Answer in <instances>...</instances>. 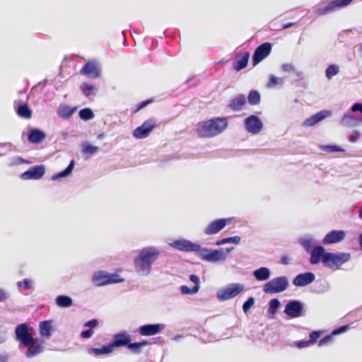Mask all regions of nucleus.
<instances>
[{
	"mask_svg": "<svg viewBox=\"0 0 362 362\" xmlns=\"http://www.w3.org/2000/svg\"><path fill=\"white\" fill-rule=\"evenodd\" d=\"M159 252L157 249L148 247L143 248L139 256L134 259V267L137 272L142 275L149 274L151 264L158 259Z\"/></svg>",
	"mask_w": 362,
	"mask_h": 362,
	"instance_id": "1",
	"label": "nucleus"
},
{
	"mask_svg": "<svg viewBox=\"0 0 362 362\" xmlns=\"http://www.w3.org/2000/svg\"><path fill=\"white\" fill-rule=\"evenodd\" d=\"M352 1L353 0L322 1L317 5L313 6L312 11L317 16H323L348 6Z\"/></svg>",
	"mask_w": 362,
	"mask_h": 362,
	"instance_id": "2",
	"label": "nucleus"
},
{
	"mask_svg": "<svg viewBox=\"0 0 362 362\" xmlns=\"http://www.w3.org/2000/svg\"><path fill=\"white\" fill-rule=\"evenodd\" d=\"M228 122L226 118H214L205 122L202 129L206 136H216L223 132L227 127Z\"/></svg>",
	"mask_w": 362,
	"mask_h": 362,
	"instance_id": "3",
	"label": "nucleus"
},
{
	"mask_svg": "<svg viewBox=\"0 0 362 362\" xmlns=\"http://www.w3.org/2000/svg\"><path fill=\"white\" fill-rule=\"evenodd\" d=\"M349 253H326L323 265L332 270L338 269L344 263L350 259Z\"/></svg>",
	"mask_w": 362,
	"mask_h": 362,
	"instance_id": "4",
	"label": "nucleus"
},
{
	"mask_svg": "<svg viewBox=\"0 0 362 362\" xmlns=\"http://www.w3.org/2000/svg\"><path fill=\"white\" fill-rule=\"evenodd\" d=\"M93 282L97 286H102L107 284H117L124 281L117 274H109L104 271H98L93 274Z\"/></svg>",
	"mask_w": 362,
	"mask_h": 362,
	"instance_id": "5",
	"label": "nucleus"
},
{
	"mask_svg": "<svg viewBox=\"0 0 362 362\" xmlns=\"http://www.w3.org/2000/svg\"><path fill=\"white\" fill-rule=\"evenodd\" d=\"M33 330L26 323L18 325L15 330L16 340L23 346H28L33 341L34 337L31 332Z\"/></svg>",
	"mask_w": 362,
	"mask_h": 362,
	"instance_id": "6",
	"label": "nucleus"
},
{
	"mask_svg": "<svg viewBox=\"0 0 362 362\" xmlns=\"http://www.w3.org/2000/svg\"><path fill=\"white\" fill-rule=\"evenodd\" d=\"M200 259L211 262H216L226 259V255L218 250H210L202 247L199 245V249L196 254Z\"/></svg>",
	"mask_w": 362,
	"mask_h": 362,
	"instance_id": "7",
	"label": "nucleus"
},
{
	"mask_svg": "<svg viewBox=\"0 0 362 362\" xmlns=\"http://www.w3.org/2000/svg\"><path fill=\"white\" fill-rule=\"evenodd\" d=\"M288 286V279L284 276H280L266 283L263 287V291L267 293H275L284 291Z\"/></svg>",
	"mask_w": 362,
	"mask_h": 362,
	"instance_id": "8",
	"label": "nucleus"
},
{
	"mask_svg": "<svg viewBox=\"0 0 362 362\" xmlns=\"http://www.w3.org/2000/svg\"><path fill=\"white\" fill-rule=\"evenodd\" d=\"M244 290L243 284L235 283L230 284L227 287L220 289L217 293V298L219 300H226L237 296Z\"/></svg>",
	"mask_w": 362,
	"mask_h": 362,
	"instance_id": "9",
	"label": "nucleus"
},
{
	"mask_svg": "<svg viewBox=\"0 0 362 362\" xmlns=\"http://www.w3.org/2000/svg\"><path fill=\"white\" fill-rule=\"evenodd\" d=\"M80 74L91 78H97L100 76L101 67L97 60H90L80 70Z\"/></svg>",
	"mask_w": 362,
	"mask_h": 362,
	"instance_id": "10",
	"label": "nucleus"
},
{
	"mask_svg": "<svg viewBox=\"0 0 362 362\" xmlns=\"http://www.w3.org/2000/svg\"><path fill=\"white\" fill-rule=\"evenodd\" d=\"M272 46L269 42H264L258 46L252 56L253 66H256L272 52Z\"/></svg>",
	"mask_w": 362,
	"mask_h": 362,
	"instance_id": "11",
	"label": "nucleus"
},
{
	"mask_svg": "<svg viewBox=\"0 0 362 362\" xmlns=\"http://www.w3.org/2000/svg\"><path fill=\"white\" fill-rule=\"evenodd\" d=\"M170 245L177 250L184 252H194L196 254L197 250L199 249V244L194 243L185 239L175 240L170 243Z\"/></svg>",
	"mask_w": 362,
	"mask_h": 362,
	"instance_id": "12",
	"label": "nucleus"
},
{
	"mask_svg": "<svg viewBox=\"0 0 362 362\" xmlns=\"http://www.w3.org/2000/svg\"><path fill=\"white\" fill-rule=\"evenodd\" d=\"M231 221V218H219L211 222L204 229V233L210 235L221 231Z\"/></svg>",
	"mask_w": 362,
	"mask_h": 362,
	"instance_id": "13",
	"label": "nucleus"
},
{
	"mask_svg": "<svg viewBox=\"0 0 362 362\" xmlns=\"http://www.w3.org/2000/svg\"><path fill=\"white\" fill-rule=\"evenodd\" d=\"M45 173V166L42 165H35L30 168L28 170L21 174L23 180H39Z\"/></svg>",
	"mask_w": 362,
	"mask_h": 362,
	"instance_id": "14",
	"label": "nucleus"
},
{
	"mask_svg": "<svg viewBox=\"0 0 362 362\" xmlns=\"http://www.w3.org/2000/svg\"><path fill=\"white\" fill-rule=\"evenodd\" d=\"M332 115V112L328 110H322L316 114L312 115L309 118L306 119L303 122V126L310 127L315 125L316 124L320 122L325 119L330 117Z\"/></svg>",
	"mask_w": 362,
	"mask_h": 362,
	"instance_id": "15",
	"label": "nucleus"
},
{
	"mask_svg": "<svg viewBox=\"0 0 362 362\" xmlns=\"http://www.w3.org/2000/svg\"><path fill=\"white\" fill-rule=\"evenodd\" d=\"M131 341V336L127 332L123 331L115 334L110 344L111 346L114 349L115 347L128 346Z\"/></svg>",
	"mask_w": 362,
	"mask_h": 362,
	"instance_id": "16",
	"label": "nucleus"
},
{
	"mask_svg": "<svg viewBox=\"0 0 362 362\" xmlns=\"http://www.w3.org/2000/svg\"><path fill=\"white\" fill-rule=\"evenodd\" d=\"M346 236V233L342 230H333L329 232L323 238L324 245L335 244L342 241Z\"/></svg>",
	"mask_w": 362,
	"mask_h": 362,
	"instance_id": "17",
	"label": "nucleus"
},
{
	"mask_svg": "<svg viewBox=\"0 0 362 362\" xmlns=\"http://www.w3.org/2000/svg\"><path fill=\"white\" fill-rule=\"evenodd\" d=\"M25 346L28 347V349L25 352V356L28 358H32L43 351L44 342L42 340L38 338H34L33 341L28 346Z\"/></svg>",
	"mask_w": 362,
	"mask_h": 362,
	"instance_id": "18",
	"label": "nucleus"
},
{
	"mask_svg": "<svg viewBox=\"0 0 362 362\" xmlns=\"http://www.w3.org/2000/svg\"><path fill=\"white\" fill-rule=\"evenodd\" d=\"M164 328L163 324H148L141 326L139 332L141 336H152L160 333Z\"/></svg>",
	"mask_w": 362,
	"mask_h": 362,
	"instance_id": "19",
	"label": "nucleus"
},
{
	"mask_svg": "<svg viewBox=\"0 0 362 362\" xmlns=\"http://www.w3.org/2000/svg\"><path fill=\"white\" fill-rule=\"evenodd\" d=\"M247 131L252 134H258L262 129L263 124L260 119L255 115H251L245 119Z\"/></svg>",
	"mask_w": 362,
	"mask_h": 362,
	"instance_id": "20",
	"label": "nucleus"
},
{
	"mask_svg": "<svg viewBox=\"0 0 362 362\" xmlns=\"http://www.w3.org/2000/svg\"><path fill=\"white\" fill-rule=\"evenodd\" d=\"M327 252H325L322 246H316L310 251V263L311 264H317L320 262L324 264V258Z\"/></svg>",
	"mask_w": 362,
	"mask_h": 362,
	"instance_id": "21",
	"label": "nucleus"
},
{
	"mask_svg": "<svg viewBox=\"0 0 362 362\" xmlns=\"http://www.w3.org/2000/svg\"><path fill=\"white\" fill-rule=\"evenodd\" d=\"M156 126L153 119H149L145 121L142 125L137 127L134 132V136H146Z\"/></svg>",
	"mask_w": 362,
	"mask_h": 362,
	"instance_id": "22",
	"label": "nucleus"
},
{
	"mask_svg": "<svg viewBox=\"0 0 362 362\" xmlns=\"http://www.w3.org/2000/svg\"><path fill=\"white\" fill-rule=\"evenodd\" d=\"M340 123L344 127H356L362 123V117L353 116L350 112H346L341 119Z\"/></svg>",
	"mask_w": 362,
	"mask_h": 362,
	"instance_id": "23",
	"label": "nucleus"
},
{
	"mask_svg": "<svg viewBox=\"0 0 362 362\" xmlns=\"http://www.w3.org/2000/svg\"><path fill=\"white\" fill-rule=\"evenodd\" d=\"M77 107H71L66 104H60L57 110V115L64 119H69L76 111Z\"/></svg>",
	"mask_w": 362,
	"mask_h": 362,
	"instance_id": "24",
	"label": "nucleus"
},
{
	"mask_svg": "<svg viewBox=\"0 0 362 362\" xmlns=\"http://www.w3.org/2000/svg\"><path fill=\"white\" fill-rule=\"evenodd\" d=\"M315 279V274L312 272L298 274L296 276V286H304L308 285L311 284Z\"/></svg>",
	"mask_w": 362,
	"mask_h": 362,
	"instance_id": "25",
	"label": "nucleus"
},
{
	"mask_svg": "<svg viewBox=\"0 0 362 362\" xmlns=\"http://www.w3.org/2000/svg\"><path fill=\"white\" fill-rule=\"evenodd\" d=\"M245 104V96L244 95H238L231 100L229 107L233 111H240L243 108Z\"/></svg>",
	"mask_w": 362,
	"mask_h": 362,
	"instance_id": "26",
	"label": "nucleus"
},
{
	"mask_svg": "<svg viewBox=\"0 0 362 362\" xmlns=\"http://www.w3.org/2000/svg\"><path fill=\"white\" fill-rule=\"evenodd\" d=\"M250 57V53L248 52H245L243 56L236 59L233 64V69L239 71L241 69L245 68L247 65Z\"/></svg>",
	"mask_w": 362,
	"mask_h": 362,
	"instance_id": "27",
	"label": "nucleus"
},
{
	"mask_svg": "<svg viewBox=\"0 0 362 362\" xmlns=\"http://www.w3.org/2000/svg\"><path fill=\"white\" fill-rule=\"evenodd\" d=\"M39 328L40 335L43 337L49 338L51 336L52 321L47 320L40 322Z\"/></svg>",
	"mask_w": 362,
	"mask_h": 362,
	"instance_id": "28",
	"label": "nucleus"
},
{
	"mask_svg": "<svg viewBox=\"0 0 362 362\" xmlns=\"http://www.w3.org/2000/svg\"><path fill=\"white\" fill-rule=\"evenodd\" d=\"M16 111L20 117L30 119L32 117V111L25 103L18 105L16 107Z\"/></svg>",
	"mask_w": 362,
	"mask_h": 362,
	"instance_id": "29",
	"label": "nucleus"
},
{
	"mask_svg": "<svg viewBox=\"0 0 362 362\" xmlns=\"http://www.w3.org/2000/svg\"><path fill=\"white\" fill-rule=\"evenodd\" d=\"M254 276L258 281H265L269 278L270 272L267 267H261L254 272Z\"/></svg>",
	"mask_w": 362,
	"mask_h": 362,
	"instance_id": "30",
	"label": "nucleus"
},
{
	"mask_svg": "<svg viewBox=\"0 0 362 362\" xmlns=\"http://www.w3.org/2000/svg\"><path fill=\"white\" fill-rule=\"evenodd\" d=\"M56 303L60 308L70 307L72 303V299L67 296H59L56 298Z\"/></svg>",
	"mask_w": 362,
	"mask_h": 362,
	"instance_id": "31",
	"label": "nucleus"
},
{
	"mask_svg": "<svg viewBox=\"0 0 362 362\" xmlns=\"http://www.w3.org/2000/svg\"><path fill=\"white\" fill-rule=\"evenodd\" d=\"M74 161L71 160V163H69V165L67 166V168L65 170H64L63 171H62L60 173L53 175L52 176V180H57L59 178L66 177L71 173V171L74 168Z\"/></svg>",
	"mask_w": 362,
	"mask_h": 362,
	"instance_id": "32",
	"label": "nucleus"
},
{
	"mask_svg": "<svg viewBox=\"0 0 362 362\" xmlns=\"http://www.w3.org/2000/svg\"><path fill=\"white\" fill-rule=\"evenodd\" d=\"M260 94L257 90H252L250 91L247 100L250 105H257L260 103Z\"/></svg>",
	"mask_w": 362,
	"mask_h": 362,
	"instance_id": "33",
	"label": "nucleus"
},
{
	"mask_svg": "<svg viewBox=\"0 0 362 362\" xmlns=\"http://www.w3.org/2000/svg\"><path fill=\"white\" fill-rule=\"evenodd\" d=\"M320 149L328 153H333L337 152H344V148L339 145H322Z\"/></svg>",
	"mask_w": 362,
	"mask_h": 362,
	"instance_id": "34",
	"label": "nucleus"
},
{
	"mask_svg": "<svg viewBox=\"0 0 362 362\" xmlns=\"http://www.w3.org/2000/svg\"><path fill=\"white\" fill-rule=\"evenodd\" d=\"M148 344L149 343L146 340L135 343L129 342L127 348L130 349L132 352L138 354L141 352V347L147 346Z\"/></svg>",
	"mask_w": 362,
	"mask_h": 362,
	"instance_id": "35",
	"label": "nucleus"
},
{
	"mask_svg": "<svg viewBox=\"0 0 362 362\" xmlns=\"http://www.w3.org/2000/svg\"><path fill=\"white\" fill-rule=\"evenodd\" d=\"M308 81L303 77L301 72L296 71V87H299L300 90H303L307 87Z\"/></svg>",
	"mask_w": 362,
	"mask_h": 362,
	"instance_id": "36",
	"label": "nucleus"
},
{
	"mask_svg": "<svg viewBox=\"0 0 362 362\" xmlns=\"http://www.w3.org/2000/svg\"><path fill=\"white\" fill-rule=\"evenodd\" d=\"M339 72V67L336 64H332L327 66L325 70V76L328 79H332Z\"/></svg>",
	"mask_w": 362,
	"mask_h": 362,
	"instance_id": "37",
	"label": "nucleus"
},
{
	"mask_svg": "<svg viewBox=\"0 0 362 362\" xmlns=\"http://www.w3.org/2000/svg\"><path fill=\"white\" fill-rule=\"evenodd\" d=\"M113 351L112 346H111V344L110 343L108 345L103 346L102 348H94L92 349L91 352L95 355H100V354H110Z\"/></svg>",
	"mask_w": 362,
	"mask_h": 362,
	"instance_id": "38",
	"label": "nucleus"
},
{
	"mask_svg": "<svg viewBox=\"0 0 362 362\" xmlns=\"http://www.w3.org/2000/svg\"><path fill=\"white\" fill-rule=\"evenodd\" d=\"M99 148L91 145L88 142H85L82 146V152L85 154L93 155L98 152Z\"/></svg>",
	"mask_w": 362,
	"mask_h": 362,
	"instance_id": "39",
	"label": "nucleus"
},
{
	"mask_svg": "<svg viewBox=\"0 0 362 362\" xmlns=\"http://www.w3.org/2000/svg\"><path fill=\"white\" fill-rule=\"evenodd\" d=\"M81 90L84 95L88 97L94 93L95 90V86L88 83H83L81 86Z\"/></svg>",
	"mask_w": 362,
	"mask_h": 362,
	"instance_id": "40",
	"label": "nucleus"
},
{
	"mask_svg": "<svg viewBox=\"0 0 362 362\" xmlns=\"http://www.w3.org/2000/svg\"><path fill=\"white\" fill-rule=\"evenodd\" d=\"M283 83H284V80L282 78L276 77V76L272 75L269 78V80L268 81V82L267 83V87L271 88H274L279 84H283Z\"/></svg>",
	"mask_w": 362,
	"mask_h": 362,
	"instance_id": "41",
	"label": "nucleus"
},
{
	"mask_svg": "<svg viewBox=\"0 0 362 362\" xmlns=\"http://www.w3.org/2000/svg\"><path fill=\"white\" fill-rule=\"evenodd\" d=\"M78 114L83 120H88L94 117V113L90 108H83L79 111Z\"/></svg>",
	"mask_w": 362,
	"mask_h": 362,
	"instance_id": "42",
	"label": "nucleus"
},
{
	"mask_svg": "<svg viewBox=\"0 0 362 362\" xmlns=\"http://www.w3.org/2000/svg\"><path fill=\"white\" fill-rule=\"evenodd\" d=\"M25 134H26V136H45L42 131L30 126L27 127L26 132H23V135L24 136Z\"/></svg>",
	"mask_w": 362,
	"mask_h": 362,
	"instance_id": "43",
	"label": "nucleus"
},
{
	"mask_svg": "<svg viewBox=\"0 0 362 362\" xmlns=\"http://www.w3.org/2000/svg\"><path fill=\"white\" fill-rule=\"evenodd\" d=\"M240 241V238L239 236H233V237L221 239L216 242V245H223V244H226V243H233L235 244H238V243H239Z\"/></svg>",
	"mask_w": 362,
	"mask_h": 362,
	"instance_id": "44",
	"label": "nucleus"
},
{
	"mask_svg": "<svg viewBox=\"0 0 362 362\" xmlns=\"http://www.w3.org/2000/svg\"><path fill=\"white\" fill-rule=\"evenodd\" d=\"M279 305H280V302L278 299L274 298V299L271 300L269 301V307L268 309L269 313L274 315L276 313L277 309L279 307Z\"/></svg>",
	"mask_w": 362,
	"mask_h": 362,
	"instance_id": "45",
	"label": "nucleus"
},
{
	"mask_svg": "<svg viewBox=\"0 0 362 362\" xmlns=\"http://www.w3.org/2000/svg\"><path fill=\"white\" fill-rule=\"evenodd\" d=\"M180 291L182 294H194L198 292L197 291V286H193L192 288H189L187 286H180Z\"/></svg>",
	"mask_w": 362,
	"mask_h": 362,
	"instance_id": "46",
	"label": "nucleus"
},
{
	"mask_svg": "<svg viewBox=\"0 0 362 362\" xmlns=\"http://www.w3.org/2000/svg\"><path fill=\"white\" fill-rule=\"evenodd\" d=\"M284 312L291 318L294 317V300H291L286 305Z\"/></svg>",
	"mask_w": 362,
	"mask_h": 362,
	"instance_id": "47",
	"label": "nucleus"
},
{
	"mask_svg": "<svg viewBox=\"0 0 362 362\" xmlns=\"http://www.w3.org/2000/svg\"><path fill=\"white\" fill-rule=\"evenodd\" d=\"M323 334L322 331H313L310 334V342L313 344L317 342V339H320Z\"/></svg>",
	"mask_w": 362,
	"mask_h": 362,
	"instance_id": "48",
	"label": "nucleus"
},
{
	"mask_svg": "<svg viewBox=\"0 0 362 362\" xmlns=\"http://www.w3.org/2000/svg\"><path fill=\"white\" fill-rule=\"evenodd\" d=\"M254 303H255L254 298L253 297L248 298V299L243 303V310L244 313H247L250 310L251 307L254 305Z\"/></svg>",
	"mask_w": 362,
	"mask_h": 362,
	"instance_id": "49",
	"label": "nucleus"
},
{
	"mask_svg": "<svg viewBox=\"0 0 362 362\" xmlns=\"http://www.w3.org/2000/svg\"><path fill=\"white\" fill-rule=\"evenodd\" d=\"M332 336L333 335L331 334L330 335H327V336L323 337L322 339H321L318 343L319 346H324L329 344L333 339Z\"/></svg>",
	"mask_w": 362,
	"mask_h": 362,
	"instance_id": "50",
	"label": "nucleus"
},
{
	"mask_svg": "<svg viewBox=\"0 0 362 362\" xmlns=\"http://www.w3.org/2000/svg\"><path fill=\"white\" fill-rule=\"evenodd\" d=\"M299 242L305 247L307 251H309L312 247V240L310 239L303 238L300 239Z\"/></svg>",
	"mask_w": 362,
	"mask_h": 362,
	"instance_id": "51",
	"label": "nucleus"
},
{
	"mask_svg": "<svg viewBox=\"0 0 362 362\" xmlns=\"http://www.w3.org/2000/svg\"><path fill=\"white\" fill-rule=\"evenodd\" d=\"M303 315V305L296 300V317H300Z\"/></svg>",
	"mask_w": 362,
	"mask_h": 362,
	"instance_id": "52",
	"label": "nucleus"
},
{
	"mask_svg": "<svg viewBox=\"0 0 362 362\" xmlns=\"http://www.w3.org/2000/svg\"><path fill=\"white\" fill-rule=\"evenodd\" d=\"M153 102V99H148V100H146L145 101H143V102L140 103L137 105V107L134 111V112L136 113V112H139V110H141V109H143L144 107H145L148 105L151 104Z\"/></svg>",
	"mask_w": 362,
	"mask_h": 362,
	"instance_id": "53",
	"label": "nucleus"
},
{
	"mask_svg": "<svg viewBox=\"0 0 362 362\" xmlns=\"http://www.w3.org/2000/svg\"><path fill=\"white\" fill-rule=\"evenodd\" d=\"M18 287H22L23 286V288L25 289V290H28V289H30L31 288V284H30V281L29 279H23V281H18Z\"/></svg>",
	"mask_w": 362,
	"mask_h": 362,
	"instance_id": "54",
	"label": "nucleus"
},
{
	"mask_svg": "<svg viewBox=\"0 0 362 362\" xmlns=\"http://www.w3.org/2000/svg\"><path fill=\"white\" fill-rule=\"evenodd\" d=\"M351 110L354 112H359L362 113V103H355L351 107Z\"/></svg>",
	"mask_w": 362,
	"mask_h": 362,
	"instance_id": "55",
	"label": "nucleus"
},
{
	"mask_svg": "<svg viewBox=\"0 0 362 362\" xmlns=\"http://www.w3.org/2000/svg\"><path fill=\"white\" fill-rule=\"evenodd\" d=\"M93 333L94 332L91 329L84 330L81 333V337L83 339H89L93 336Z\"/></svg>",
	"mask_w": 362,
	"mask_h": 362,
	"instance_id": "56",
	"label": "nucleus"
},
{
	"mask_svg": "<svg viewBox=\"0 0 362 362\" xmlns=\"http://www.w3.org/2000/svg\"><path fill=\"white\" fill-rule=\"evenodd\" d=\"M189 279L194 284V286H197V291L199 289V278L195 274H191L189 276Z\"/></svg>",
	"mask_w": 362,
	"mask_h": 362,
	"instance_id": "57",
	"label": "nucleus"
},
{
	"mask_svg": "<svg viewBox=\"0 0 362 362\" xmlns=\"http://www.w3.org/2000/svg\"><path fill=\"white\" fill-rule=\"evenodd\" d=\"M98 325V321L96 319H93L84 323L85 327H89L91 328L96 327Z\"/></svg>",
	"mask_w": 362,
	"mask_h": 362,
	"instance_id": "58",
	"label": "nucleus"
},
{
	"mask_svg": "<svg viewBox=\"0 0 362 362\" xmlns=\"http://www.w3.org/2000/svg\"><path fill=\"white\" fill-rule=\"evenodd\" d=\"M281 69L284 72L290 73L293 70V66L292 64H284L281 66Z\"/></svg>",
	"mask_w": 362,
	"mask_h": 362,
	"instance_id": "59",
	"label": "nucleus"
},
{
	"mask_svg": "<svg viewBox=\"0 0 362 362\" xmlns=\"http://www.w3.org/2000/svg\"><path fill=\"white\" fill-rule=\"evenodd\" d=\"M348 328H349V325L341 326L339 328L334 330L332 332V335H335V334H338L342 333V332L346 331L348 329Z\"/></svg>",
	"mask_w": 362,
	"mask_h": 362,
	"instance_id": "60",
	"label": "nucleus"
},
{
	"mask_svg": "<svg viewBox=\"0 0 362 362\" xmlns=\"http://www.w3.org/2000/svg\"><path fill=\"white\" fill-rule=\"evenodd\" d=\"M310 344H312L310 342L309 339L307 341H300L296 343V346H297L298 348H304L310 346Z\"/></svg>",
	"mask_w": 362,
	"mask_h": 362,
	"instance_id": "61",
	"label": "nucleus"
},
{
	"mask_svg": "<svg viewBox=\"0 0 362 362\" xmlns=\"http://www.w3.org/2000/svg\"><path fill=\"white\" fill-rule=\"evenodd\" d=\"M45 137H28V141L31 143H40Z\"/></svg>",
	"mask_w": 362,
	"mask_h": 362,
	"instance_id": "62",
	"label": "nucleus"
},
{
	"mask_svg": "<svg viewBox=\"0 0 362 362\" xmlns=\"http://www.w3.org/2000/svg\"><path fill=\"white\" fill-rule=\"evenodd\" d=\"M300 13L299 15V18H303L305 15H306L308 13V12L305 10H300V8H296V16L297 15V13Z\"/></svg>",
	"mask_w": 362,
	"mask_h": 362,
	"instance_id": "63",
	"label": "nucleus"
},
{
	"mask_svg": "<svg viewBox=\"0 0 362 362\" xmlns=\"http://www.w3.org/2000/svg\"><path fill=\"white\" fill-rule=\"evenodd\" d=\"M6 298V293L3 290L0 289V301H3Z\"/></svg>",
	"mask_w": 362,
	"mask_h": 362,
	"instance_id": "64",
	"label": "nucleus"
}]
</instances>
